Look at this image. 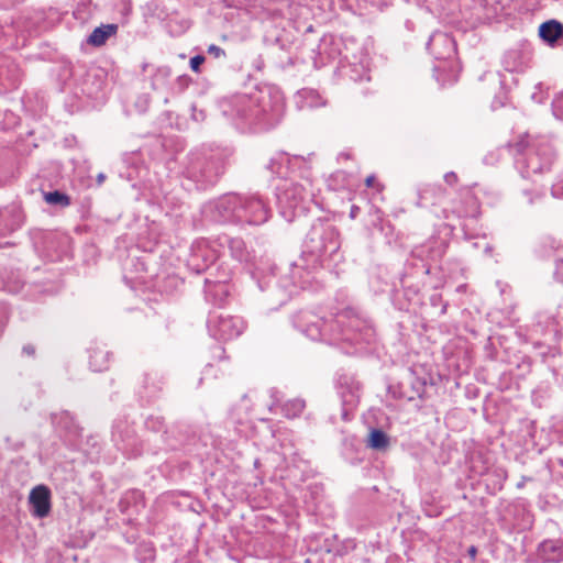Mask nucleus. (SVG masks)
I'll return each instance as SVG.
<instances>
[{
	"mask_svg": "<svg viewBox=\"0 0 563 563\" xmlns=\"http://www.w3.org/2000/svg\"><path fill=\"white\" fill-rule=\"evenodd\" d=\"M445 194V190L440 185H427L419 190V206H426L431 200V203H437Z\"/></svg>",
	"mask_w": 563,
	"mask_h": 563,
	"instance_id": "obj_26",
	"label": "nucleus"
},
{
	"mask_svg": "<svg viewBox=\"0 0 563 563\" xmlns=\"http://www.w3.org/2000/svg\"><path fill=\"white\" fill-rule=\"evenodd\" d=\"M51 489L45 485L35 486L29 495L30 511L36 518L48 516L51 504Z\"/></svg>",
	"mask_w": 563,
	"mask_h": 563,
	"instance_id": "obj_14",
	"label": "nucleus"
},
{
	"mask_svg": "<svg viewBox=\"0 0 563 563\" xmlns=\"http://www.w3.org/2000/svg\"><path fill=\"white\" fill-rule=\"evenodd\" d=\"M145 427L154 432H158L164 428V419L161 417H148Z\"/></svg>",
	"mask_w": 563,
	"mask_h": 563,
	"instance_id": "obj_35",
	"label": "nucleus"
},
{
	"mask_svg": "<svg viewBox=\"0 0 563 563\" xmlns=\"http://www.w3.org/2000/svg\"><path fill=\"white\" fill-rule=\"evenodd\" d=\"M358 212H360V207H357V206L353 205V206L351 207V210H350V217H351L352 219H355V218L357 217Z\"/></svg>",
	"mask_w": 563,
	"mask_h": 563,
	"instance_id": "obj_45",
	"label": "nucleus"
},
{
	"mask_svg": "<svg viewBox=\"0 0 563 563\" xmlns=\"http://www.w3.org/2000/svg\"><path fill=\"white\" fill-rule=\"evenodd\" d=\"M375 183H376V178H375V176H374V175H369V176H368V177H366V179H365V185H366L367 187H374Z\"/></svg>",
	"mask_w": 563,
	"mask_h": 563,
	"instance_id": "obj_44",
	"label": "nucleus"
},
{
	"mask_svg": "<svg viewBox=\"0 0 563 563\" xmlns=\"http://www.w3.org/2000/svg\"><path fill=\"white\" fill-rule=\"evenodd\" d=\"M539 36L549 45H554L563 37V24L556 20L543 22L539 26Z\"/></svg>",
	"mask_w": 563,
	"mask_h": 563,
	"instance_id": "obj_20",
	"label": "nucleus"
},
{
	"mask_svg": "<svg viewBox=\"0 0 563 563\" xmlns=\"http://www.w3.org/2000/svg\"><path fill=\"white\" fill-rule=\"evenodd\" d=\"M106 180V175L103 173H99L97 176V184L100 186Z\"/></svg>",
	"mask_w": 563,
	"mask_h": 563,
	"instance_id": "obj_47",
	"label": "nucleus"
},
{
	"mask_svg": "<svg viewBox=\"0 0 563 563\" xmlns=\"http://www.w3.org/2000/svg\"><path fill=\"white\" fill-rule=\"evenodd\" d=\"M206 58L203 55H196L190 58V68L195 73L200 71V66L205 63Z\"/></svg>",
	"mask_w": 563,
	"mask_h": 563,
	"instance_id": "obj_36",
	"label": "nucleus"
},
{
	"mask_svg": "<svg viewBox=\"0 0 563 563\" xmlns=\"http://www.w3.org/2000/svg\"><path fill=\"white\" fill-rule=\"evenodd\" d=\"M52 422L53 424L62 427L69 432H75L77 429L74 418L67 411L59 415H52Z\"/></svg>",
	"mask_w": 563,
	"mask_h": 563,
	"instance_id": "obj_29",
	"label": "nucleus"
},
{
	"mask_svg": "<svg viewBox=\"0 0 563 563\" xmlns=\"http://www.w3.org/2000/svg\"><path fill=\"white\" fill-rule=\"evenodd\" d=\"M551 194L554 198H563V177L552 185Z\"/></svg>",
	"mask_w": 563,
	"mask_h": 563,
	"instance_id": "obj_37",
	"label": "nucleus"
},
{
	"mask_svg": "<svg viewBox=\"0 0 563 563\" xmlns=\"http://www.w3.org/2000/svg\"><path fill=\"white\" fill-rule=\"evenodd\" d=\"M522 516H523V518H522V522H521V523H519V525L516 527V529H517V530H519V531H522V530H525V529H528V528H530V527H531V525H532V520H531V516H530V514L525 512V511L522 510Z\"/></svg>",
	"mask_w": 563,
	"mask_h": 563,
	"instance_id": "obj_38",
	"label": "nucleus"
},
{
	"mask_svg": "<svg viewBox=\"0 0 563 563\" xmlns=\"http://www.w3.org/2000/svg\"><path fill=\"white\" fill-rule=\"evenodd\" d=\"M410 386L411 393L406 397L408 400H413L416 398H422L426 393L427 383L423 378L411 375L410 377Z\"/></svg>",
	"mask_w": 563,
	"mask_h": 563,
	"instance_id": "obj_30",
	"label": "nucleus"
},
{
	"mask_svg": "<svg viewBox=\"0 0 563 563\" xmlns=\"http://www.w3.org/2000/svg\"><path fill=\"white\" fill-rule=\"evenodd\" d=\"M214 290L217 294H221L223 296H227L228 295V288H227V285L222 282H217V283H213L212 284Z\"/></svg>",
	"mask_w": 563,
	"mask_h": 563,
	"instance_id": "obj_40",
	"label": "nucleus"
},
{
	"mask_svg": "<svg viewBox=\"0 0 563 563\" xmlns=\"http://www.w3.org/2000/svg\"><path fill=\"white\" fill-rule=\"evenodd\" d=\"M239 223L261 225L272 217L268 203L257 194L239 195Z\"/></svg>",
	"mask_w": 563,
	"mask_h": 563,
	"instance_id": "obj_6",
	"label": "nucleus"
},
{
	"mask_svg": "<svg viewBox=\"0 0 563 563\" xmlns=\"http://www.w3.org/2000/svg\"><path fill=\"white\" fill-rule=\"evenodd\" d=\"M118 31L117 24H102L101 26L96 27L91 34L89 35L87 42L92 46H101L107 40L114 35Z\"/></svg>",
	"mask_w": 563,
	"mask_h": 563,
	"instance_id": "obj_21",
	"label": "nucleus"
},
{
	"mask_svg": "<svg viewBox=\"0 0 563 563\" xmlns=\"http://www.w3.org/2000/svg\"><path fill=\"white\" fill-rule=\"evenodd\" d=\"M218 243L209 240H198L192 243L187 266L192 272L200 274L216 263L219 257Z\"/></svg>",
	"mask_w": 563,
	"mask_h": 563,
	"instance_id": "obj_9",
	"label": "nucleus"
},
{
	"mask_svg": "<svg viewBox=\"0 0 563 563\" xmlns=\"http://www.w3.org/2000/svg\"><path fill=\"white\" fill-rule=\"evenodd\" d=\"M207 328L212 338L229 341L242 334L245 323L241 317L214 311L209 314Z\"/></svg>",
	"mask_w": 563,
	"mask_h": 563,
	"instance_id": "obj_7",
	"label": "nucleus"
},
{
	"mask_svg": "<svg viewBox=\"0 0 563 563\" xmlns=\"http://www.w3.org/2000/svg\"><path fill=\"white\" fill-rule=\"evenodd\" d=\"M538 556L545 563H559L563 561V541L560 539L542 541L538 547Z\"/></svg>",
	"mask_w": 563,
	"mask_h": 563,
	"instance_id": "obj_18",
	"label": "nucleus"
},
{
	"mask_svg": "<svg viewBox=\"0 0 563 563\" xmlns=\"http://www.w3.org/2000/svg\"><path fill=\"white\" fill-rule=\"evenodd\" d=\"M23 353H25L27 355H34L35 350L32 345H25V346H23Z\"/></svg>",
	"mask_w": 563,
	"mask_h": 563,
	"instance_id": "obj_46",
	"label": "nucleus"
},
{
	"mask_svg": "<svg viewBox=\"0 0 563 563\" xmlns=\"http://www.w3.org/2000/svg\"><path fill=\"white\" fill-rule=\"evenodd\" d=\"M44 200L52 206L66 208L70 205V197L59 190H54L44 194Z\"/></svg>",
	"mask_w": 563,
	"mask_h": 563,
	"instance_id": "obj_28",
	"label": "nucleus"
},
{
	"mask_svg": "<svg viewBox=\"0 0 563 563\" xmlns=\"http://www.w3.org/2000/svg\"><path fill=\"white\" fill-rule=\"evenodd\" d=\"M467 554L471 558L472 562L475 561L476 555H477V548L475 545H471L467 549Z\"/></svg>",
	"mask_w": 563,
	"mask_h": 563,
	"instance_id": "obj_43",
	"label": "nucleus"
},
{
	"mask_svg": "<svg viewBox=\"0 0 563 563\" xmlns=\"http://www.w3.org/2000/svg\"><path fill=\"white\" fill-rule=\"evenodd\" d=\"M340 396L342 400V419L349 420L350 413L356 408L360 401V385L352 382L351 385L340 388Z\"/></svg>",
	"mask_w": 563,
	"mask_h": 563,
	"instance_id": "obj_19",
	"label": "nucleus"
},
{
	"mask_svg": "<svg viewBox=\"0 0 563 563\" xmlns=\"http://www.w3.org/2000/svg\"><path fill=\"white\" fill-rule=\"evenodd\" d=\"M143 74H148L145 78L153 90L164 89L172 76V69L168 66H155L150 63H143L141 66Z\"/></svg>",
	"mask_w": 563,
	"mask_h": 563,
	"instance_id": "obj_17",
	"label": "nucleus"
},
{
	"mask_svg": "<svg viewBox=\"0 0 563 563\" xmlns=\"http://www.w3.org/2000/svg\"><path fill=\"white\" fill-rule=\"evenodd\" d=\"M272 402L268 406L271 412H274L276 408H280V412L288 419L299 417L306 408V401L302 398H292L284 401L283 394L272 388L269 390Z\"/></svg>",
	"mask_w": 563,
	"mask_h": 563,
	"instance_id": "obj_12",
	"label": "nucleus"
},
{
	"mask_svg": "<svg viewBox=\"0 0 563 563\" xmlns=\"http://www.w3.org/2000/svg\"><path fill=\"white\" fill-rule=\"evenodd\" d=\"M516 164L523 177L551 169L556 158V150L547 135L526 133L515 143Z\"/></svg>",
	"mask_w": 563,
	"mask_h": 563,
	"instance_id": "obj_3",
	"label": "nucleus"
},
{
	"mask_svg": "<svg viewBox=\"0 0 563 563\" xmlns=\"http://www.w3.org/2000/svg\"><path fill=\"white\" fill-rule=\"evenodd\" d=\"M208 53L213 55L216 58H219L221 56H224L225 55V52L224 49H222L220 46H217L214 44H211L209 47H208Z\"/></svg>",
	"mask_w": 563,
	"mask_h": 563,
	"instance_id": "obj_39",
	"label": "nucleus"
},
{
	"mask_svg": "<svg viewBox=\"0 0 563 563\" xmlns=\"http://www.w3.org/2000/svg\"><path fill=\"white\" fill-rule=\"evenodd\" d=\"M302 96L306 99L308 107L313 108L324 104V102L321 101L320 96L314 90H303Z\"/></svg>",
	"mask_w": 563,
	"mask_h": 563,
	"instance_id": "obj_33",
	"label": "nucleus"
},
{
	"mask_svg": "<svg viewBox=\"0 0 563 563\" xmlns=\"http://www.w3.org/2000/svg\"><path fill=\"white\" fill-rule=\"evenodd\" d=\"M427 49L439 60H448L456 53V44L454 38L445 32H434L431 34Z\"/></svg>",
	"mask_w": 563,
	"mask_h": 563,
	"instance_id": "obj_11",
	"label": "nucleus"
},
{
	"mask_svg": "<svg viewBox=\"0 0 563 563\" xmlns=\"http://www.w3.org/2000/svg\"><path fill=\"white\" fill-rule=\"evenodd\" d=\"M492 251H493V247H492L490 245H487V246L485 247V253L490 254V253H492Z\"/></svg>",
	"mask_w": 563,
	"mask_h": 563,
	"instance_id": "obj_48",
	"label": "nucleus"
},
{
	"mask_svg": "<svg viewBox=\"0 0 563 563\" xmlns=\"http://www.w3.org/2000/svg\"><path fill=\"white\" fill-rule=\"evenodd\" d=\"M552 111L555 118L563 121V92L553 99Z\"/></svg>",
	"mask_w": 563,
	"mask_h": 563,
	"instance_id": "obj_34",
	"label": "nucleus"
},
{
	"mask_svg": "<svg viewBox=\"0 0 563 563\" xmlns=\"http://www.w3.org/2000/svg\"><path fill=\"white\" fill-rule=\"evenodd\" d=\"M523 195L527 197L528 202H529L530 205L534 203V201H536L537 199H539V198H541V197H542V195H541V194H538V192H537V194H533V192H532V191H530V190H523Z\"/></svg>",
	"mask_w": 563,
	"mask_h": 563,
	"instance_id": "obj_42",
	"label": "nucleus"
},
{
	"mask_svg": "<svg viewBox=\"0 0 563 563\" xmlns=\"http://www.w3.org/2000/svg\"><path fill=\"white\" fill-rule=\"evenodd\" d=\"M220 109L242 132H264L275 128L285 113V99L277 89L238 93L223 99Z\"/></svg>",
	"mask_w": 563,
	"mask_h": 563,
	"instance_id": "obj_2",
	"label": "nucleus"
},
{
	"mask_svg": "<svg viewBox=\"0 0 563 563\" xmlns=\"http://www.w3.org/2000/svg\"><path fill=\"white\" fill-rule=\"evenodd\" d=\"M444 181L449 186H454L457 183V175L454 172H449L444 175Z\"/></svg>",
	"mask_w": 563,
	"mask_h": 563,
	"instance_id": "obj_41",
	"label": "nucleus"
},
{
	"mask_svg": "<svg viewBox=\"0 0 563 563\" xmlns=\"http://www.w3.org/2000/svg\"><path fill=\"white\" fill-rule=\"evenodd\" d=\"M294 327L313 341L371 344L376 332L372 322L352 308L323 318L312 311H299L292 317Z\"/></svg>",
	"mask_w": 563,
	"mask_h": 563,
	"instance_id": "obj_1",
	"label": "nucleus"
},
{
	"mask_svg": "<svg viewBox=\"0 0 563 563\" xmlns=\"http://www.w3.org/2000/svg\"><path fill=\"white\" fill-rule=\"evenodd\" d=\"M239 203L238 194H228L209 202L206 212L216 222L239 223Z\"/></svg>",
	"mask_w": 563,
	"mask_h": 563,
	"instance_id": "obj_10",
	"label": "nucleus"
},
{
	"mask_svg": "<svg viewBox=\"0 0 563 563\" xmlns=\"http://www.w3.org/2000/svg\"><path fill=\"white\" fill-rule=\"evenodd\" d=\"M340 156H341V157H344V158H346V159L349 158V155H347V154H341Z\"/></svg>",
	"mask_w": 563,
	"mask_h": 563,
	"instance_id": "obj_50",
	"label": "nucleus"
},
{
	"mask_svg": "<svg viewBox=\"0 0 563 563\" xmlns=\"http://www.w3.org/2000/svg\"><path fill=\"white\" fill-rule=\"evenodd\" d=\"M428 253H429V249L426 246L416 247L411 252L412 262L410 263V265L416 271L415 272L416 274L420 273L426 276L430 274L431 266L426 260V256Z\"/></svg>",
	"mask_w": 563,
	"mask_h": 563,
	"instance_id": "obj_22",
	"label": "nucleus"
},
{
	"mask_svg": "<svg viewBox=\"0 0 563 563\" xmlns=\"http://www.w3.org/2000/svg\"><path fill=\"white\" fill-rule=\"evenodd\" d=\"M298 291V287L289 277H283L279 282L269 286L267 301L275 307L285 305Z\"/></svg>",
	"mask_w": 563,
	"mask_h": 563,
	"instance_id": "obj_15",
	"label": "nucleus"
},
{
	"mask_svg": "<svg viewBox=\"0 0 563 563\" xmlns=\"http://www.w3.org/2000/svg\"><path fill=\"white\" fill-rule=\"evenodd\" d=\"M288 163V157L285 153H276L266 165V168L273 174H282L283 167Z\"/></svg>",
	"mask_w": 563,
	"mask_h": 563,
	"instance_id": "obj_31",
	"label": "nucleus"
},
{
	"mask_svg": "<svg viewBox=\"0 0 563 563\" xmlns=\"http://www.w3.org/2000/svg\"><path fill=\"white\" fill-rule=\"evenodd\" d=\"M368 445L375 450H385L389 445V438L383 430L373 429L369 433Z\"/></svg>",
	"mask_w": 563,
	"mask_h": 563,
	"instance_id": "obj_27",
	"label": "nucleus"
},
{
	"mask_svg": "<svg viewBox=\"0 0 563 563\" xmlns=\"http://www.w3.org/2000/svg\"><path fill=\"white\" fill-rule=\"evenodd\" d=\"M341 243L336 228L324 220L318 219L311 224L303 242V253L313 257L317 263L323 258H333Z\"/></svg>",
	"mask_w": 563,
	"mask_h": 563,
	"instance_id": "obj_4",
	"label": "nucleus"
},
{
	"mask_svg": "<svg viewBox=\"0 0 563 563\" xmlns=\"http://www.w3.org/2000/svg\"><path fill=\"white\" fill-rule=\"evenodd\" d=\"M110 353L103 347L97 346L89 352V366L93 372H102L108 368Z\"/></svg>",
	"mask_w": 563,
	"mask_h": 563,
	"instance_id": "obj_23",
	"label": "nucleus"
},
{
	"mask_svg": "<svg viewBox=\"0 0 563 563\" xmlns=\"http://www.w3.org/2000/svg\"><path fill=\"white\" fill-rule=\"evenodd\" d=\"M350 71V78L354 81L369 80L368 70L363 64L351 66Z\"/></svg>",
	"mask_w": 563,
	"mask_h": 563,
	"instance_id": "obj_32",
	"label": "nucleus"
},
{
	"mask_svg": "<svg viewBox=\"0 0 563 563\" xmlns=\"http://www.w3.org/2000/svg\"><path fill=\"white\" fill-rule=\"evenodd\" d=\"M312 185L308 179L295 181L284 179L276 187V199L280 214L291 221L297 213L307 209V205L312 201Z\"/></svg>",
	"mask_w": 563,
	"mask_h": 563,
	"instance_id": "obj_5",
	"label": "nucleus"
},
{
	"mask_svg": "<svg viewBox=\"0 0 563 563\" xmlns=\"http://www.w3.org/2000/svg\"><path fill=\"white\" fill-rule=\"evenodd\" d=\"M134 431L133 429L128 424L126 421L119 420L113 424L112 428V440L114 443L119 446L122 444L124 448V444L131 443V440L133 438Z\"/></svg>",
	"mask_w": 563,
	"mask_h": 563,
	"instance_id": "obj_25",
	"label": "nucleus"
},
{
	"mask_svg": "<svg viewBox=\"0 0 563 563\" xmlns=\"http://www.w3.org/2000/svg\"><path fill=\"white\" fill-rule=\"evenodd\" d=\"M24 223V214L19 203L12 202L0 208V235L19 230Z\"/></svg>",
	"mask_w": 563,
	"mask_h": 563,
	"instance_id": "obj_13",
	"label": "nucleus"
},
{
	"mask_svg": "<svg viewBox=\"0 0 563 563\" xmlns=\"http://www.w3.org/2000/svg\"><path fill=\"white\" fill-rule=\"evenodd\" d=\"M526 64L523 54L518 49L508 51L503 58L504 68L510 73L523 71Z\"/></svg>",
	"mask_w": 563,
	"mask_h": 563,
	"instance_id": "obj_24",
	"label": "nucleus"
},
{
	"mask_svg": "<svg viewBox=\"0 0 563 563\" xmlns=\"http://www.w3.org/2000/svg\"><path fill=\"white\" fill-rule=\"evenodd\" d=\"M219 246H228L232 258L240 263H250L254 258L253 251L250 250L242 238H231L221 235L217 239Z\"/></svg>",
	"mask_w": 563,
	"mask_h": 563,
	"instance_id": "obj_16",
	"label": "nucleus"
},
{
	"mask_svg": "<svg viewBox=\"0 0 563 563\" xmlns=\"http://www.w3.org/2000/svg\"><path fill=\"white\" fill-rule=\"evenodd\" d=\"M401 285L402 286L407 285V276L401 277Z\"/></svg>",
	"mask_w": 563,
	"mask_h": 563,
	"instance_id": "obj_49",
	"label": "nucleus"
},
{
	"mask_svg": "<svg viewBox=\"0 0 563 563\" xmlns=\"http://www.w3.org/2000/svg\"><path fill=\"white\" fill-rule=\"evenodd\" d=\"M224 161L221 156L217 155L194 163L188 169V175L189 178L197 183L199 189H205L214 185L224 173Z\"/></svg>",
	"mask_w": 563,
	"mask_h": 563,
	"instance_id": "obj_8",
	"label": "nucleus"
}]
</instances>
